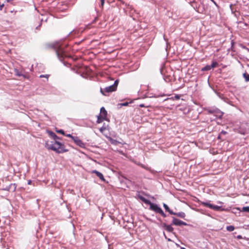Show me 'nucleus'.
I'll use <instances>...</instances> for the list:
<instances>
[{"instance_id":"f257e3e1","label":"nucleus","mask_w":249,"mask_h":249,"mask_svg":"<svg viewBox=\"0 0 249 249\" xmlns=\"http://www.w3.org/2000/svg\"><path fill=\"white\" fill-rule=\"evenodd\" d=\"M45 146L47 149H51L57 153H62L65 151L63 148V144L56 141H47Z\"/></svg>"},{"instance_id":"f03ea898","label":"nucleus","mask_w":249,"mask_h":249,"mask_svg":"<svg viewBox=\"0 0 249 249\" xmlns=\"http://www.w3.org/2000/svg\"><path fill=\"white\" fill-rule=\"evenodd\" d=\"M119 83V81L116 80L113 85L109 86L105 88L104 89H101L100 92L104 95H106L105 94V92H110L114 91H115L117 89V87L118 86Z\"/></svg>"},{"instance_id":"7ed1b4c3","label":"nucleus","mask_w":249,"mask_h":249,"mask_svg":"<svg viewBox=\"0 0 249 249\" xmlns=\"http://www.w3.org/2000/svg\"><path fill=\"white\" fill-rule=\"evenodd\" d=\"M150 209L156 213L160 214L163 217L166 216L162 209L156 204L151 203L150 205Z\"/></svg>"},{"instance_id":"20e7f679","label":"nucleus","mask_w":249,"mask_h":249,"mask_svg":"<svg viewBox=\"0 0 249 249\" xmlns=\"http://www.w3.org/2000/svg\"><path fill=\"white\" fill-rule=\"evenodd\" d=\"M201 204L205 206H206V207H209V208L210 209H212L213 210H214L215 211H219L221 209V206H217V205H213L212 204H210V203L209 202H203L201 203Z\"/></svg>"},{"instance_id":"39448f33","label":"nucleus","mask_w":249,"mask_h":249,"mask_svg":"<svg viewBox=\"0 0 249 249\" xmlns=\"http://www.w3.org/2000/svg\"><path fill=\"white\" fill-rule=\"evenodd\" d=\"M172 223L176 226L187 225V224L176 218L173 217Z\"/></svg>"},{"instance_id":"423d86ee","label":"nucleus","mask_w":249,"mask_h":249,"mask_svg":"<svg viewBox=\"0 0 249 249\" xmlns=\"http://www.w3.org/2000/svg\"><path fill=\"white\" fill-rule=\"evenodd\" d=\"M73 141L79 147L81 148L85 147V144L78 137H76V138H73Z\"/></svg>"},{"instance_id":"0eeeda50","label":"nucleus","mask_w":249,"mask_h":249,"mask_svg":"<svg viewBox=\"0 0 249 249\" xmlns=\"http://www.w3.org/2000/svg\"><path fill=\"white\" fill-rule=\"evenodd\" d=\"M107 115V111L105 108L104 107H101L100 109V114L99 116L102 117L103 119H106Z\"/></svg>"},{"instance_id":"6e6552de","label":"nucleus","mask_w":249,"mask_h":249,"mask_svg":"<svg viewBox=\"0 0 249 249\" xmlns=\"http://www.w3.org/2000/svg\"><path fill=\"white\" fill-rule=\"evenodd\" d=\"M91 173L95 174L98 177H99L102 180L105 181L104 177L103 174L101 173H100V172H98V171H97L96 170H93V171H91Z\"/></svg>"},{"instance_id":"1a4fd4ad","label":"nucleus","mask_w":249,"mask_h":249,"mask_svg":"<svg viewBox=\"0 0 249 249\" xmlns=\"http://www.w3.org/2000/svg\"><path fill=\"white\" fill-rule=\"evenodd\" d=\"M174 215H176L180 218H184L185 217V214L183 212H179L178 213H174Z\"/></svg>"},{"instance_id":"9d476101","label":"nucleus","mask_w":249,"mask_h":249,"mask_svg":"<svg viewBox=\"0 0 249 249\" xmlns=\"http://www.w3.org/2000/svg\"><path fill=\"white\" fill-rule=\"evenodd\" d=\"M163 206L166 211H168L171 214H174V213L169 209L166 204L163 203Z\"/></svg>"},{"instance_id":"9b49d317","label":"nucleus","mask_w":249,"mask_h":249,"mask_svg":"<svg viewBox=\"0 0 249 249\" xmlns=\"http://www.w3.org/2000/svg\"><path fill=\"white\" fill-rule=\"evenodd\" d=\"M9 187L10 188V191H15L16 190V185L15 184H11L9 186Z\"/></svg>"},{"instance_id":"f8f14e48","label":"nucleus","mask_w":249,"mask_h":249,"mask_svg":"<svg viewBox=\"0 0 249 249\" xmlns=\"http://www.w3.org/2000/svg\"><path fill=\"white\" fill-rule=\"evenodd\" d=\"M165 228V229L169 231V232H172L173 231V228L170 225H165L164 226Z\"/></svg>"},{"instance_id":"ddd939ff","label":"nucleus","mask_w":249,"mask_h":249,"mask_svg":"<svg viewBox=\"0 0 249 249\" xmlns=\"http://www.w3.org/2000/svg\"><path fill=\"white\" fill-rule=\"evenodd\" d=\"M211 69H212V68L211 67V65H207V66L204 67V68H203L202 69V70L203 71H209Z\"/></svg>"},{"instance_id":"4468645a","label":"nucleus","mask_w":249,"mask_h":249,"mask_svg":"<svg viewBox=\"0 0 249 249\" xmlns=\"http://www.w3.org/2000/svg\"><path fill=\"white\" fill-rule=\"evenodd\" d=\"M226 229L228 231H232L234 230V227L232 226H227Z\"/></svg>"},{"instance_id":"2eb2a0df","label":"nucleus","mask_w":249,"mask_h":249,"mask_svg":"<svg viewBox=\"0 0 249 249\" xmlns=\"http://www.w3.org/2000/svg\"><path fill=\"white\" fill-rule=\"evenodd\" d=\"M106 119H103L100 116H98V119L97 121V123H101L103 120H106Z\"/></svg>"},{"instance_id":"dca6fc26","label":"nucleus","mask_w":249,"mask_h":249,"mask_svg":"<svg viewBox=\"0 0 249 249\" xmlns=\"http://www.w3.org/2000/svg\"><path fill=\"white\" fill-rule=\"evenodd\" d=\"M242 211L249 213V207H244L242 208Z\"/></svg>"},{"instance_id":"f3484780","label":"nucleus","mask_w":249,"mask_h":249,"mask_svg":"<svg viewBox=\"0 0 249 249\" xmlns=\"http://www.w3.org/2000/svg\"><path fill=\"white\" fill-rule=\"evenodd\" d=\"M15 74L18 76H22V74L17 69H15Z\"/></svg>"},{"instance_id":"a211bd4d","label":"nucleus","mask_w":249,"mask_h":249,"mask_svg":"<svg viewBox=\"0 0 249 249\" xmlns=\"http://www.w3.org/2000/svg\"><path fill=\"white\" fill-rule=\"evenodd\" d=\"M218 65V63L216 62H213L211 65V67L212 68L216 67Z\"/></svg>"},{"instance_id":"6ab92c4d","label":"nucleus","mask_w":249,"mask_h":249,"mask_svg":"<svg viewBox=\"0 0 249 249\" xmlns=\"http://www.w3.org/2000/svg\"><path fill=\"white\" fill-rule=\"evenodd\" d=\"M143 202L144 203H145V204H148V205H150L151 202L148 199H146V198H144V200H143Z\"/></svg>"},{"instance_id":"aec40b11","label":"nucleus","mask_w":249,"mask_h":249,"mask_svg":"<svg viewBox=\"0 0 249 249\" xmlns=\"http://www.w3.org/2000/svg\"><path fill=\"white\" fill-rule=\"evenodd\" d=\"M244 77L247 81H249V74L245 73L244 74Z\"/></svg>"},{"instance_id":"412c9836","label":"nucleus","mask_w":249,"mask_h":249,"mask_svg":"<svg viewBox=\"0 0 249 249\" xmlns=\"http://www.w3.org/2000/svg\"><path fill=\"white\" fill-rule=\"evenodd\" d=\"M217 113L218 114L217 115V116L219 117V118H221V117L222 116L223 114V113L222 112H220V111H218L217 112Z\"/></svg>"},{"instance_id":"4be33fe9","label":"nucleus","mask_w":249,"mask_h":249,"mask_svg":"<svg viewBox=\"0 0 249 249\" xmlns=\"http://www.w3.org/2000/svg\"><path fill=\"white\" fill-rule=\"evenodd\" d=\"M66 136L68 137L71 138L73 140V138H76V137H73L71 134H67V135H66Z\"/></svg>"},{"instance_id":"5701e85b","label":"nucleus","mask_w":249,"mask_h":249,"mask_svg":"<svg viewBox=\"0 0 249 249\" xmlns=\"http://www.w3.org/2000/svg\"><path fill=\"white\" fill-rule=\"evenodd\" d=\"M57 132L59 133H61L63 135H64V131L63 130H58L57 131Z\"/></svg>"},{"instance_id":"b1692460","label":"nucleus","mask_w":249,"mask_h":249,"mask_svg":"<svg viewBox=\"0 0 249 249\" xmlns=\"http://www.w3.org/2000/svg\"><path fill=\"white\" fill-rule=\"evenodd\" d=\"M105 129H106L105 127H102L100 128L99 130H100V132H103Z\"/></svg>"},{"instance_id":"393cba45","label":"nucleus","mask_w":249,"mask_h":249,"mask_svg":"<svg viewBox=\"0 0 249 249\" xmlns=\"http://www.w3.org/2000/svg\"><path fill=\"white\" fill-rule=\"evenodd\" d=\"M51 135L54 138V139L57 138V136L54 133L52 132L51 133Z\"/></svg>"},{"instance_id":"a878e982","label":"nucleus","mask_w":249,"mask_h":249,"mask_svg":"<svg viewBox=\"0 0 249 249\" xmlns=\"http://www.w3.org/2000/svg\"><path fill=\"white\" fill-rule=\"evenodd\" d=\"M128 103L127 102H125L123 104H121V106H127L128 105Z\"/></svg>"},{"instance_id":"bb28decb","label":"nucleus","mask_w":249,"mask_h":249,"mask_svg":"<svg viewBox=\"0 0 249 249\" xmlns=\"http://www.w3.org/2000/svg\"><path fill=\"white\" fill-rule=\"evenodd\" d=\"M174 98L177 99V100H178L180 98V96L179 95H176Z\"/></svg>"},{"instance_id":"cd10ccee","label":"nucleus","mask_w":249,"mask_h":249,"mask_svg":"<svg viewBox=\"0 0 249 249\" xmlns=\"http://www.w3.org/2000/svg\"><path fill=\"white\" fill-rule=\"evenodd\" d=\"M139 106H140V107H148V106H145L144 104H140V105H139Z\"/></svg>"},{"instance_id":"c85d7f7f","label":"nucleus","mask_w":249,"mask_h":249,"mask_svg":"<svg viewBox=\"0 0 249 249\" xmlns=\"http://www.w3.org/2000/svg\"><path fill=\"white\" fill-rule=\"evenodd\" d=\"M4 5V4H0V10H2Z\"/></svg>"},{"instance_id":"c756f323","label":"nucleus","mask_w":249,"mask_h":249,"mask_svg":"<svg viewBox=\"0 0 249 249\" xmlns=\"http://www.w3.org/2000/svg\"><path fill=\"white\" fill-rule=\"evenodd\" d=\"M40 77H46V78H48V75H41L40 76Z\"/></svg>"},{"instance_id":"7c9ffc66","label":"nucleus","mask_w":249,"mask_h":249,"mask_svg":"<svg viewBox=\"0 0 249 249\" xmlns=\"http://www.w3.org/2000/svg\"><path fill=\"white\" fill-rule=\"evenodd\" d=\"M139 197L140 199L142 201H143V200H144V198H145L144 197H143V196H139Z\"/></svg>"},{"instance_id":"2f4dec72","label":"nucleus","mask_w":249,"mask_h":249,"mask_svg":"<svg viewBox=\"0 0 249 249\" xmlns=\"http://www.w3.org/2000/svg\"><path fill=\"white\" fill-rule=\"evenodd\" d=\"M3 190H6V191H10V188H9V186L7 187H6V188H5V189H3Z\"/></svg>"},{"instance_id":"473e14b6","label":"nucleus","mask_w":249,"mask_h":249,"mask_svg":"<svg viewBox=\"0 0 249 249\" xmlns=\"http://www.w3.org/2000/svg\"><path fill=\"white\" fill-rule=\"evenodd\" d=\"M104 0H101V6H103V5H104Z\"/></svg>"},{"instance_id":"72a5a7b5","label":"nucleus","mask_w":249,"mask_h":249,"mask_svg":"<svg viewBox=\"0 0 249 249\" xmlns=\"http://www.w3.org/2000/svg\"><path fill=\"white\" fill-rule=\"evenodd\" d=\"M237 238H238V239H242V236H241V235H237Z\"/></svg>"},{"instance_id":"f704fd0d","label":"nucleus","mask_w":249,"mask_h":249,"mask_svg":"<svg viewBox=\"0 0 249 249\" xmlns=\"http://www.w3.org/2000/svg\"><path fill=\"white\" fill-rule=\"evenodd\" d=\"M112 143H114V144H115V143H116V141H114V142H112Z\"/></svg>"},{"instance_id":"c9c22d12","label":"nucleus","mask_w":249,"mask_h":249,"mask_svg":"<svg viewBox=\"0 0 249 249\" xmlns=\"http://www.w3.org/2000/svg\"><path fill=\"white\" fill-rule=\"evenodd\" d=\"M222 133H223V134H225L226 133V132H224V131H222L221 132Z\"/></svg>"},{"instance_id":"e433bc0d","label":"nucleus","mask_w":249,"mask_h":249,"mask_svg":"<svg viewBox=\"0 0 249 249\" xmlns=\"http://www.w3.org/2000/svg\"><path fill=\"white\" fill-rule=\"evenodd\" d=\"M142 167H143V168H145V166L144 165H142Z\"/></svg>"},{"instance_id":"4c0bfd02","label":"nucleus","mask_w":249,"mask_h":249,"mask_svg":"<svg viewBox=\"0 0 249 249\" xmlns=\"http://www.w3.org/2000/svg\"><path fill=\"white\" fill-rule=\"evenodd\" d=\"M180 249H186L183 247H181Z\"/></svg>"},{"instance_id":"58836bf2","label":"nucleus","mask_w":249,"mask_h":249,"mask_svg":"<svg viewBox=\"0 0 249 249\" xmlns=\"http://www.w3.org/2000/svg\"><path fill=\"white\" fill-rule=\"evenodd\" d=\"M246 49H247V50L248 52H249V49H248V48H246Z\"/></svg>"},{"instance_id":"ea45409f","label":"nucleus","mask_w":249,"mask_h":249,"mask_svg":"<svg viewBox=\"0 0 249 249\" xmlns=\"http://www.w3.org/2000/svg\"><path fill=\"white\" fill-rule=\"evenodd\" d=\"M167 240H168V241H171V240H170V239H168Z\"/></svg>"},{"instance_id":"a19ab883","label":"nucleus","mask_w":249,"mask_h":249,"mask_svg":"<svg viewBox=\"0 0 249 249\" xmlns=\"http://www.w3.org/2000/svg\"><path fill=\"white\" fill-rule=\"evenodd\" d=\"M31 181H29L28 184H30Z\"/></svg>"},{"instance_id":"79ce46f5","label":"nucleus","mask_w":249,"mask_h":249,"mask_svg":"<svg viewBox=\"0 0 249 249\" xmlns=\"http://www.w3.org/2000/svg\"><path fill=\"white\" fill-rule=\"evenodd\" d=\"M212 1H213V0H211Z\"/></svg>"}]
</instances>
